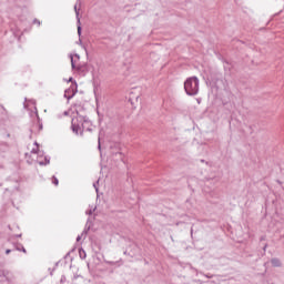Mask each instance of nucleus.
<instances>
[{
    "instance_id": "nucleus-1",
    "label": "nucleus",
    "mask_w": 284,
    "mask_h": 284,
    "mask_svg": "<svg viewBox=\"0 0 284 284\" xmlns=\"http://www.w3.org/2000/svg\"><path fill=\"white\" fill-rule=\"evenodd\" d=\"M184 90L189 97H196V94H199V78L191 77L186 79Z\"/></svg>"
},
{
    "instance_id": "nucleus-2",
    "label": "nucleus",
    "mask_w": 284,
    "mask_h": 284,
    "mask_svg": "<svg viewBox=\"0 0 284 284\" xmlns=\"http://www.w3.org/2000/svg\"><path fill=\"white\" fill-rule=\"evenodd\" d=\"M36 149L31 150V154H38L37 155V163L39 165H50V156L43 155V152L39 151V143L34 142Z\"/></svg>"
},
{
    "instance_id": "nucleus-3",
    "label": "nucleus",
    "mask_w": 284,
    "mask_h": 284,
    "mask_svg": "<svg viewBox=\"0 0 284 284\" xmlns=\"http://www.w3.org/2000/svg\"><path fill=\"white\" fill-rule=\"evenodd\" d=\"M12 273L8 270H1L0 271V283H12Z\"/></svg>"
},
{
    "instance_id": "nucleus-4",
    "label": "nucleus",
    "mask_w": 284,
    "mask_h": 284,
    "mask_svg": "<svg viewBox=\"0 0 284 284\" xmlns=\"http://www.w3.org/2000/svg\"><path fill=\"white\" fill-rule=\"evenodd\" d=\"M74 12L78 26V36L81 37V8L79 7V4L74 6Z\"/></svg>"
},
{
    "instance_id": "nucleus-5",
    "label": "nucleus",
    "mask_w": 284,
    "mask_h": 284,
    "mask_svg": "<svg viewBox=\"0 0 284 284\" xmlns=\"http://www.w3.org/2000/svg\"><path fill=\"white\" fill-rule=\"evenodd\" d=\"M73 70H75V72H79L80 74H84L87 68L85 64L82 65H74L72 64Z\"/></svg>"
},
{
    "instance_id": "nucleus-6",
    "label": "nucleus",
    "mask_w": 284,
    "mask_h": 284,
    "mask_svg": "<svg viewBox=\"0 0 284 284\" xmlns=\"http://www.w3.org/2000/svg\"><path fill=\"white\" fill-rule=\"evenodd\" d=\"M71 111H72V109H68L67 111H64V112H62V113H58L57 115H55V119H63V116H71Z\"/></svg>"
},
{
    "instance_id": "nucleus-7",
    "label": "nucleus",
    "mask_w": 284,
    "mask_h": 284,
    "mask_svg": "<svg viewBox=\"0 0 284 284\" xmlns=\"http://www.w3.org/2000/svg\"><path fill=\"white\" fill-rule=\"evenodd\" d=\"M271 264L273 265V267H281V265H282L281 260H278V258H273L271 261Z\"/></svg>"
},
{
    "instance_id": "nucleus-8",
    "label": "nucleus",
    "mask_w": 284,
    "mask_h": 284,
    "mask_svg": "<svg viewBox=\"0 0 284 284\" xmlns=\"http://www.w3.org/2000/svg\"><path fill=\"white\" fill-rule=\"evenodd\" d=\"M64 99H68V102H70V99H72V91L70 89L64 91Z\"/></svg>"
},
{
    "instance_id": "nucleus-9",
    "label": "nucleus",
    "mask_w": 284,
    "mask_h": 284,
    "mask_svg": "<svg viewBox=\"0 0 284 284\" xmlns=\"http://www.w3.org/2000/svg\"><path fill=\"white\" fill-rule=\"evenodd\" d=\"M73 132H75V134H83V124L82 126H73Z\"/></svg>"
},
{
    "instance_id": "nucleus-10",
    "label": "nucleus",
    "mask_w": 284,
    "mask_h": 284,
    "mask_svg": "<svg viewBox=\"0 0 284 284\" xmlns=\"http://www.w3.org/2000/svg\"><path fill=\"white\" fill-rule=\"evenodd\" d=\"M51 181H52V184H53V185H59V179H57V176L53 175V176L51 178Z\"/></svg>"
},
{
    "instance_id": "nucleus-11",
    "label": "nucleus",
    "mask_w": 284,
    "mask_h": 284,
    "mask_svg": "<svg viewBox=\"0 0 284 284\" xmlns=\"http://www.w3.org/2000/svg\"><path fill=\"white\" fill-rule=\"evenodd\" d=\"M33 23H37V26H41V21L39 19H34Z\"/></svg>"
},
{
    "instance_id": "nucleus-12",
    "label": "nucleus",
    "mask_w": 284,
    "mask_h": 284,
    "mask_svg": "<svg viewBox=\"0 0 284 284\" xmlns=\"http://www.w3.org/2000/svg\"><path fill=\"white\" fill-rule=\"evenodd\" d=\"M80 256H81L82 258H85V251H80Z\"/></svg>"
},
{
    "instance_id": "nucleus-13",
    "label": "nucleus",
    "mask_w": 284,
    "mask_h": 284,
    "mask_svg": "<svg viewBox=\"0 0 284 284\" xmlns=\"http://www.w3.org/2000/svg\"><path fill=\"white\" fill-rule=\"evenodd\" d=\"M20 252H23L26 254L27 251H26V247H23V245H21Z\"/></svg>"
},
{
    "instance_id": "nucleus-14",
    "label": "nucleus",
    "mask_w": 284,
    "mask_h": 284,
    "mask_svg": "<svg viewBox=\"0 0 284 284\" xmlns=\"http://www.w3.org/2000/svg\"><path fill=\"white\" fill-rule=\"evenodd\" d=\"M10 252H12V250H10V248L6 250V254H10Z\"/></svg>"
},
{
    "instance_id": "nucleus-15",
    "label": "nucleus",
    "mask_w": 284,
    "mask_h": 284,
    "mask_svg": "<svg viewBox=\"0 0 284 284\" xmlns=\"http://www.w3.org/2000/svg\"><path fill=\"white\" fill-rule=\"evenodd\" d=\"M64 258H70V251L67 253V255L64 256Z\"/></svg>"
},
{
    "instance_id": "nucleus-16",
    "label": "nucleus",
    "mask_w": 284,
    "mask_h": 284,
    "mask_svg": "<svg viewBox=\"0 0 284 284\" xmlns=\"http://www.w3.org/2000/svg\"><path fill=\"white\" fill-rule=\"evenodd\" d=\"M68 57H69L70 61H72V53H69Z\"/></svg>"
},
{
    "instance_id": "nucleus-17",
    "label": "nucleus",
    "mask_w": 284,
    "mask_h": 284,
    "mask_svg": "<svg viewBox=\"0 0 284 284\" xmlns=\"http://www.w3.org/2000/svg\"><path fill=\"white\" fill-rule=\"evenodd\" d=\"M68 83H72V77L68 79Z\"/></svg>"
},
{
    "instance_id": "nucleus-18",
    "label": "nucleus",
    "mask_w": 284,
    "mask_h": 284,
    "mask_svg": "<svg viewBox=\"0 0 284 284\" xmlns=\"http://www.w3.org/2000/svg\"><path fill=\"white\" fill-rule=\"evenodd\" d=\"M80 48H81L82 52H85V47L81 45Z\"/></svg>"
},
{
    "instance_id": "nucleus-19",
    "label": "nucleus",
    "mask_w": 284,
    "mask_h": 284,
    "mask_svg": "<svg viewBox=\"0 0 284 284\" xmlns=\"http://www.w3.org/2000/svg\"><path fill=\"white\" fill-rule=\"evenodd\" d=\"M17 250H18V252H21V246L19 247V246H17Z\"/></svg>"
},
{
    "instance_id": "nucleus-20",
    "label": "nucleus",
    "mask_w": 284,
    "mask_h": 284,
    "mask_svg": "<svg viewBox=\"0 0 284 284\" xmlns=\"http://www.w3.org/2000/svg\"><path fill=\"white\" fill-rule=\"evenodd\" d=\"M40 130H43V124H40Z\"/></svg>"
},
{
    "instance_id": "nucleus-21",
    "label": "nucleus",
    "mask_w": 284,
    "mask_h": 284,
    "mask_svg": "<svg viewBox=\"0 0 284 284\" xmlns=\"http://www.w3.org/2000/svg\"><path fill=\"white\" fill-rule=\"evenodd\" d=\"M18 239H21V234L16 235Z\"/></svg>"
},
{
    "instance_id": "nucleus-22",
    "label": "nucleus",
    "mask_w": 284,
    "mask_h": 284,
    "mask_svg": "<svg viewBox=\"0 0 284 284\" xmlns=\"http://www.w3.org/2000/svg\"><path fill=\"white\" fill-rule=\"evenodd\" d=\"M77 241H81V236H78V237H77Z\"/></svg>"
},
{
    "instance_id": "nucleus-23",
    "label": "nucleus",
    "mask_w": 284,
    "mask_h": 284,
    "mask_svg": "<svg viewBox=\"0 0 284 284\" xmlns=\"http://www.w3.org/2000/svg\"><path fill=\"white\" fill-rule=\"evenodd\" d=\"M60 263H61V262H57V263H55V266L59 265Z\"/></svg>"
},
{
    "instance_id": "nucleus-24",
    "label": "nucleus",
    "mask_w": 284,
    "mask_h": 284,
    "mask_svg": "<svg viewBox=\"0 0 284 284\" xmlns=\"http://www.w3.org/2000/svg\"><path fill=\"white\" fill-rule=\"evenodd\" d=\"M74 57H77L79 59V54L75 53Z\"/></svg>"
},
{
    "instance_id": "nucleus-25",
    "label": "nucleus",
    "mask_w": 284,
    "mask_h": 284,
    "mask_svg": "<svg viewBox=\"0 0 284 284\" xmlns=\"http://www.w3.org/2000/svg\"><path fill=\"white\" fill-rule=\"evenodd\" d=\"M52 272H53V271L50 272V275H51V276H52Z\"/></svg>"
}]
</instances>
